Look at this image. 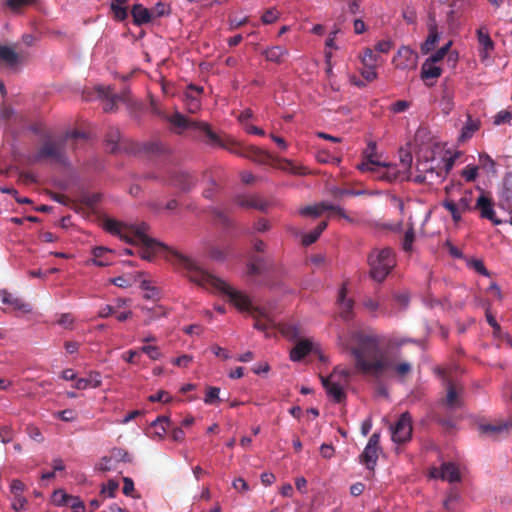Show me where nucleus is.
<instances>
[{"instance_id":"obj_40","label":"nucleus","mask_w":512,"mask_h":512,"mask_svg":"<svg viewBox=\"0 0 512 512\" xmlns=\"http://www.w3.org/2000/svg\"><path fill=\"white\" fill-rule=\"evenodd\" d=\"M438 39L439 34L437 28L435 26L430 27L428 37L421 46L422 53H429L435 47V44L437 43Z\"/></svg>"},{"instance_id":"obj_3","label":"nucleus","mask_w":512,"mask_h":512,"mask_svg":"<svg viewBox=\"0 0 512 512\" xmlns=\"http://www.w3.org/2000/svg\"><path fill=\"white\" fill-rule=\"evenodd\" d=\"M86 139V134L81 131L68 132L62 139L47 140L37 152L29 158L31 164L40 163L44 160H53L57 163L64 164L66 162V144L71 140Z\"/></svg>"},{"instance_id":"obj_57","label":"nucleus","mask_w":512,"mask_h":512,"mask_svg":"<svg viewBox=\"0 0 512 512\" xmlns=\"http://www.w3.org/2000/svg\"><path fill=\"white\" fill-rule=\"evenodd\" d=\"M108 250L105 248V247H95L93 250H92V254L94 256L93 258V263L97 266H106L107 263L100 260V258H102L104 256V254L107 252Z\"/></svg>"},{"instance_id":"obj_33","label":"nucleus","mask_w":512,"mask_h":512,"mask_svg":"<svg viewBox=\"0 0 512 512\" xmlns=\"http://www.w3.org/2000/svg\"><path fill=\"white\" fill-rule=\"evenodd\" d=\"M197 130L203 132L206 135V137L208 138L207 143L209 145L226 147V145L223 143L220 137L210 129L207 123L199 122Z\"/></svg>"},{"instance_id":"obj_21","label":"nucleus","mask_w":512,"mask_h":512,"mask_svg":"<svg viewBox=\"0 0 512 512\" xmlns=\"http://www.w3.org/2000/svg\"><path fill=\"white\" fill-rule=\"evenodd\" d=\"M132 21L135 26H143L150 23L153 19L150 9L144 7L140 3L133 4L130 9Z\"/></svg>"},{"instance_id":"obj_37","label":"nucleus","mask_w":512,"mask_h":512,"mask_svg":"<svg viewBox=\"0 0 512 512\" xmlns=\"http://www.w3.org/2000/svg\"><path fill=\"white\" fill-rule=\"evenodd\" d=\"M141 310L146 316V318L144 320V325H149L155 319H157L161 316H164L166 314L164 308L161 306H155L153 308L142 307Z\"/></svg>"},{"instance_id":"obj_13","label":"nucleus","mask_w":512,"mask_h":512,"mask_svg":"<svg viewBox=\"0 0 512 512\" xmlns=\"http://www.w3.org/2000/svg\"><path fill=\"white\" fill-rule=\"evenodd\" d=\"M0 302L4 305H8L13 311L21 313H29L32 311V307L29 303L24 302L21 298L6 290H0Z\"/></svg>"},{"instance_id":"obj_19","label":"nucleus","mask_w":512,"mask_h":512,"mask_svg":"<svg viewBox=\"0 0 512 512\" xmlns=\"http://www.w3.org/2000/svg\"><path fill=\"white\" fill-rule=\"evenodd\" d=\"M509 426L507 423H486L478 426L479 433L491 439H498L502 435L508 434Z\"/></svg>"},{"instance_id":"obj_15","label":"nucleus","mask_w":512,"mask_h":512,"mask_svg":"<svg viewBox=\"0 0 512 512\" xmlns=\"http://www.w3.org/2000/svg\"><path fill=\"white\" fill-rule=\"evenodd\" d=\"M235 203L242 208H253L265 212L268 209V203L263 201L255 194H241L234 199Z\"/></svg>"},{"instance_id":"obj_29","label":"nucleus","mask_w":512,"mask_h":512,"mask_svg":"<svg viewBox=\"0 0 512 512\" xmlns=\"http://www.w3.org/2000/svg\"><path fill=\"white\" fill-rule=\"evenodd\" d=\"M128 1L129 0H112L110 10L115 21L123 22L127 20L129 11L125 5Z\"/></svg>"},{"instance_id":"obj_4","label":"nucleus","mask_w":512,"mask_h":512,"mask_svg":"<svg viewBox=\"0 0 512 512\" xmlns=\"http://www.w3.org/2000/svg\"><path fill=\"white\" fill-rule=\"evenodd\" d=\"M370 276L377 282H382L396 264L395 254L389 247L374 249L368 256Z\"/></svg>"},{"instance_id":"obj_25","label":"nucleus","mask_w":512,"mask_h":512,"mask_svg":"<svg viewBox=\"0 0 512 512\" xmlns=\"http://www.w3.org/2000/svg\"><path fill=\"white\" fill-rule=\"evenodd\" d=\"M97 92L100 97L103 98V110L105 112H113L116 110L117 100L119 99L118 96L114 95L112 93L111 87H103L99 86L97 88Z\"/></svg>"},{"instance_id":"obj_51","label":"nucleus","mask_w":512,"mask_h":512,"mask_svg":"<svg viewBox=\"0 0 512 512\" xmlns=\"http://www.w3.org/2000/svg\"><path fill=\"white\" fill-rule=\"evenodd\" d=\"M140 351L146 354L151 360H158L162 357V353L157 346L145 345L140 348Z\"/></svg>"},{"instance_id":"obj_41","label":"nucleus","mask_w":512,"mask_h":512,"mask_svg":"<svg viewBox=\"0 0 512 512\" xmlns=\"http://www.w3.org/2000/svg\"><path fill=\"white\" fill-rule=\"evenodd\" d=\"M104 228L109 233L119 235L121 239L126 241L127 230L124 232V227L121 223L112 219H108L104 222Z\"/></svg>"},{"instance_id":"obj_50","label":"nucleus","mask_w":512,"mask_h":512,"mask_svg":"<svg viewBox=\"0 0 512 512\" xmlns=\"http://www.w3.org/2000/svg\"><path fill=\"white\" fill-rule=\"evenodd\" d=\"M219 393H220V389L218 387H208L206 390L204 402L208 405H213L216 402H219L220 401Z\"/></svg>"},{"instance_id":"obj_18","label":"nucleus","mask_w":512,"mask_h":512,"mask_svg":"<svg viewBox=\"0 0 512 512\" xmlns=\"http://www.w3.org/2000/svg\"><path fill=\"white\" fill-rule=\"evenodd\" d=\"M441 98L440 108L442 112L448 115L454 108V87L449 81H445L440 86Z\"/></svg>"},{"instance_id":"obj_10","label":"nucleus","mask_w":512,"mask_h":512,"mask_svg":"<svg viewBox=\"0 0 512 512\" xmlns=\"http://www.w3.org/2000/svg\"><path fill=\"white\" fill-rule=\"evenodd\" d=\"M125 229L127 230L126 242L131 244L152 243L153 238L148 236L149 226L145 222L132 224Z\"/></svg>"},{"instance_id":"obj_7","label":"nucleus","mask_w":512,"mask_h":512,"mask_svg":"<svg viewBox=\"0 0 512 512\" xmlns=\"http://www.w3.org/2000/svg\"><path fill=\"white\" fill-rule=\"evenodd\" d=\"M412 434V418L408 412L401 414L396 424L392 427V440L396 443H405L410 440Z\"/></svg>"},{"instance_id":"obj_59","label":"nucleus","mask_w":512,"mask_h":512,"mask_svg":"<svg viewBox=\"0 0 512 512\" xmlns=\"http://www.w3.org/2000/svg\"><path fill=\"white\" fill-rule=\"evenodd\" d=\"M26 432L29 435V437L34 441L38 443L44 441V437L38 427L30 424L26 427Z\"/></svg>"},{"instance_id":"obj_27","label":"nucleus","mask_w":512,"mask_h":512,"mask_svg":"<svg viewBox=\"0 0 512 512\" xmlns=\"http://www.w3.org/2000/svg\"><path fill=\"white\" fill-rule=\"evenodd\" d=\"M313 349V344L309 340H301L290 351V359L294 362L301 361Z\"/></svg>"},{"instance_id":"obj_2","label":"nucleus","mask_w":512,"mask_h":512,"mask_svg":"<svg viewBox=\"0 0 512 512\" xmlns=\"http://www.w3.org/2000/svg\"><path fill=\"white\" fill-rule=\"evenodd\" d=\"M171 262L180 271H182L190 281L206 289H212L226 295L231 303L239 310L250 311L255 317L254 327L265 331L273 327L274 321L260 309L252 307L249 298L243 293L235 290L224 280L212 275L194 259L179 252H173Z\"/></svg>"},{"instance_id":"obj_35","label":"nucleus","mask_w":512,"mask_h":512,"mask_svg":"<svg viewBox=\"0 0 512 512\" xmlns=\"http://www.w3.org/2000/svg\"><path fill=\"white\" fill-rule=\"evenodd\" d=\"M0 62L7 66H14L18 62V55L11 47L0 46Z\"/></svg>"},{"instance_id":"obj_55","label":"nucleus","mask_w":512,"mask_h":512,"mask_svg":"<svg viewBox=\"0 0 512 512\" xmlns=\"http://www.w3.org/2000/svg\"><path fill=\"white\" fill-rule=\"evenodd\" d=\"M279 18V12L274 8H269L263 13L261 20L264 24H272Z\"/></svg>"},{"instance_id":"obj_20","label":"nucleus","mask_w":512,"mask_h":512,"mask_svg":"<svg viewBox=\"0 0 512 512\" xmlns=\"http://www.w3.org/2000/svg\"><path fill=\"white\" fill-rule=\"evenodd\" d=\"M195 178L186 172H174L170 179L169 184L179 188L180 190L186 192L191 190L195 186Z\"/></svg>"},{"instance_id":"obj_44","label":"nucleus","mask_w":512,"mask_h":512,"mask_svg":"<svg viewBox=\"0 0 512 512\" xmlns=\"http://www.w3.org/2000/svg\"><path fill=\"white\" fill-rule=\"evenodd\" d=\"M152 19L167 16L171 12L170 5L166 2L159 1L150 9Z\"/></svg>"},{"instance_id":"obj_14","label":"nucleus","mask_w":512,"mask_h":512,"mask_svg":"<svg viewBox=\"0 0 512 512\" xmlns=\"http://www.w3.org/2000/svg\"><path fill=\"white\" fill-rule=\"evenodd\" d=\"M322 384L326 389L329 397H331L336 403H342L346 399V393L344 387L346 386L341 381L332 380L330 378H322Z\"/></svg>"},{"instance_id":"obj_63","label":"nucleus","mask_w":512,"mask_h":512,"mask_svg":"<svg viewBox=\"0 0 512 512\" xmlns=\"http://www.w3.org/2000/svg\"><path fill=\"white\" fill-rule=\"evenodd\" d=\"M410 107V103L405 100H398L395 103L392 104L391 110L394 113H401L406 111Z\"/></svg>"},{"instance_id":"obj_26","label":"nucleus","mask_w":512,"mask_h":512,"mask_svg":"<svg viewBox=\"0 0 512 512\" xmlns=\"http://www.w3.org/2000/svg\"><path fill=\"white\" fill-rule=\"evenodd\" d=\"M262 55L267 61L281 64L285 58L289 55V50L284 46H272L265 49Z\"/></svg>"},{"instance_id":"obj_23","label":"nucleus","mask_w":512,"mask_h":512,"mask_svg":"<svg viewBox=\"0 0 512 512\" xmlns=\"http://www.w3.org/2000/svg\"><path fill=\"white\" fill-rule=\"evenodd\" d=\"M347 295V286L343 284L339 290L337 301L340 305L341 312L340 315L344 320H350L352 318V309L354 306V301L350 298L346 297Z\"/></svg>"},{"instance_id":"obj_54","label":"nucleus","mask_w":512,"mask_h":512,"mask_svg":"<svg viewBox=\"0 0 512 512\" xmlns=\"http://www.w3.org/2000/svg\"><path fill=\"white\" fill-rule=\"evenodd\" d=\"M511 120H512V112H510L508 110H501L495 115L494 124L502 125V124L510 123Z\"/></svg>"},{"instance_id":"obj_60","label":"nucleus","mask_w":512,"mask_h":512,"mask_svg":"<svg viewBox=\"0 0 512 512\" xmlns=\"http://www.w3.org/2000/svg\"><path fill=\"white\" fill-rule=\"evenodd\" d=\"M24 490H25V484L22 481H20L18 479L12 480L11 485H10V491L14 495V497L22 496V493Z\"/></svg>"},{"instance_id":"obj_45","label":"nucleus","mask_w":512,"mask_h":512,"mask_svg":"<svg viewBox=\"0 0 512 512\" xmlns=\"http://www.w3.org/2000/svg\"><path fill=\"white\" fill-rule=\"evenodd\" d=\"M479 122L474 121L470 116H468V120L464 127L462 128L461 136L460 138L462 140L470 138L474 132H476L479 129Z\"/></svg>"},{"instance_id":"obj_9","label":"nucleus","mask_w":512,"mask_h":512,"mask_svg":"<svg viewBox=\"0 0 512 512\" xmlns=\"http://www.w3.org/2000/svg\"><path fill=\"white\" fill-rule=\"evenodd\" d=\"M324 211H330L334 215L350 220V218L346 215L345 211L341 207L332 205L327 202H321L317 205L303 207L299 210V213L302 216L318 217Z\"/></svg>"},{"instance_id":"obj_11","label":"nucleus","mask_w":512,"mask_h":512,"mask_svg":"<svg viewBox=\"0 0 512 512\" xmlns=\"http://www.w3.org/2000/svg\"><path fill=\"white\" fill-rule=\"evenodd\" d=\"M364 161L358 165L361 171H373L374 167L386 166L379 160L377 155V146L375 142H369L367 148L363 152Z\"/></svg>"},{"instance_id":"obj_64","label":"nucleus","mask_w":512,"mask_h":512,"mask_svg":"<svg viewBox=\"0 0 512 512\" xmlns=\"http://www.w3.org/2000/svg\"><path fill=\"white\" fill-rule=\"evenodd\" d=\"M67 506H70L73 512H84L85 506L78 497H72L71 501Z\"/></svg>"},{"instance_id":"obj_17","label":"nucleus","mask_w":512,"mask_h":512,"mask_svg":"<svg viewBox=\"0 0 512 512\" xmlns=\"http://www.w3.org/2000/svg\"><path fill=\"white\" fill-rule=\"evenodd\" d=\"M475 208L480 210L482 218L490 220L495 225L501 224V220L495 217V211L493 209L491 198L487 197L483 192L477 198Z\"/></svg>"},{"instance_id":"obj_31","label":"nucleus","mask_w":512,"mask_h":512,"mask_svg":"<svg viewBox=\"0 0 512 512\" xmlns=\"http://www.w3.org/2000/svg\"><path fill=\"white\" fill-rule=\"evenodd\" d=\"M139 245L141 246V258L148 261H151L154 258L158 250L165 248L162 243L156 241L155 239L152 240V243H140Z\"/></svg>"},{"instance_id":"obj_58","label":"nucleus","mask_w":512,"mask_h":512,"mask_svg":"<svg viewBox=\"0 0 512 512\" xmlns=\"http://www.w3.org/2000/svg\"><path fill=\"white\" fill-rule=\"evenodd\" d=\"M54 416L64 422H71L77 418V413L72 409H66L63 411H58L54 414Z\"/></svg>"},{"instance_id":"obj_1","label":"nucleus","mask_w":512,"mask_h":512,"mask_svg":"<svg viewBox=\"0 0 512 512\" xmlns=\"http://www.w3.org/2000/svg\"><path fill=\"white\" fill-rule=\"evenodd\" d=\"M355 345L350 348L354 359L355 371L376 378L392 371L400 379L406 378L412 372V364L401 359V351L383 350L381 339L373 333L356 332L353 335Z\"/></svg>"},{"instance_id":"obj_46","label":"nucleus","mask_w":512,"mask_h":512,"mask_svg":"<svg viewBox=\"0 0 512 512\" xmlns=\"http://www.w3.org/2000/svg\"><path fill=\"white\" fill-rule=\"evenodd\" d=\"M110 456L112 457L113 461L118 464L120 462H131L132 457L131 455L122 448H114L110 452Z\"/></svg>"},{"instance_id":"obj_32","label":"nucleus","mask_w":512,"mask_h":512,"mask_svg":"<svg viewBox=\"0 0 512 512\" xmlns=\"http://www.w3.org/2000/svg\"><path fill=\"white\" fill-rule=\"evenodd\" d=\"M202 90L203 89L201 87L193 85L189 86L188 92L186 93V106L189 112L196 113L200 109V101L192 94V92L200 94Z\"/></svg>"},{"instance_id":"obj_34","label":"nucleus","mask_w":512,"mask_h":512,"mask_svg":"<svg viewBox=\"0 0 512 512\" xmlns=\"http://www.w3.org/2000/svg\"><path fill=\"white\" fill-rule=\"evenodd\" d=\"M442 206L450 213L452 220L455 223L461 221L463 211L459 209L460 207L457 205L455 200L450 197H446L442 202Z\"/></svg>"},{"instance_id":"obj_5","label":"nucleus","mask_w":512,"mask_h":512,"mask_svg":"<svg viewBox=\"0 0 512 512\" xmlns=\"http://www.w3.org/2000/svg\"><path fill=\"white\" fill-rule=\"evenodd\" d=\"M154 112L169 122L172 126L171 131L176 134H182L187 129L197 130L199 126L200 121L192 120L178 111L174 112L172 115H166L154 108Z\"/></svg>"},{"instance_id":"obj_36","label":"nucleus","mask_w":512,"mask_h":512,"mask_svg":"<svg viewBox=\"0 0 512 512\" xmlns=\"http://www.w3.org/2000/svg\"><path fill=\"white\" fill-rule=\"evenodd\" d=\"M327 222L326 221H321L315 228L313 231H311L310 233L308 234H305L302 238V243L303 245L305 246H309L311 244H313L314 242H316L318 240V238L320 237V235L322 234V232L327 228Z\"/></svg>"},{"instance_id":"obj_43","label":"nucleus","mask_w":512,"mask_h":512,"mask_svg":"<svg viewBox=\"0 0 512 512\" xmlns=\"http://www.w3.org/2000/svg\"><path fill=\"white\" fill-rule=\"evenodd\" d=\"M441 75V69L437 66H434L431 63H429L428 61H426L423 65H422V69H421V77L422 79L426 80V79H430V78H437Z\"/></svg>"},{"instance_id":"obj_53","label":"nucleus","mask_w":512,"mask_h":512,"mask_svg":"<svg viewBox=\"0 0 512 512\" xmlns=\"http://www.w3.org/2000/svg\"><path fill=\"white\" fill-rule=\"evenodd\" d=\"M35 0H4L3 3L13 11L31 5Z\"/></svg>"},{"instance_id":"obj_38","label":"nucleus","mask_w":512,"mask_h":512,"mask_svg":"<svg viewBox=\"0 0 512 512\" xmlns=\"http://www.w3.org/2000/svg\"><path fill=\"white\" fill-rule=\"evenodd\" d=\"M120 140V131L117 128H111L106 134L107 149L111 153H115L118 149V143Z\"/></svg>"},{"instance_id":"obj_42","label":"nucleus","mask_w":512,"mask_h":512,"mask_svg":"<svg viewBox=\"0 0 512 512\" xmlns=\"http://www.w3.org/2000/svg\"><path fill=\"white\" fill-rule=\"evenodd\" d=\"M473 200V191L470 189H466L463 190L460 199L456 201V203L460 207L459 209H461L463 213H465L472 209Z\"/></svg>"},{"instance_id":"obj_56","label":"nucleus","mask_w":512,"mask_h":512,"mask_svg":"<svg viewBox=\"0 0 512 512\" xmlns=\"http://www.w3.org/2000/svg\"><path fill=\"white\" fill-rule=\"evenodd\" d=\"M375 68L376 65H363L361 75L366 81L371 82L377 78V72Z\"/></svg>"},{"instance_id":"obj_52","label":"nucleus","mask_w":512,"mask_h":512,"mask_svg":"<svg viewBox=\"0 0 512 512\" xmlns=\"http://www.w3.org/2000/svg\"><path fill=\"white\" fill-rule=\"evenodd\" d=\"M363 65H376L378 62V56L370 48H365L361 58Z\"/></svg>"},{"instance_id":"obj_16","label":"nucleus","mask_w":512,"mask_h":512,"mask_svg":"<svg viewBox=\"0 0 512 512\" xmlns=\"http://www.w3.org/2000/svg\"><path fill=\"white\" fill-rule=\"evenodd\" d=\"M462 393L463 389L461 387L458 388L452 382H448L447 394L443 400V404L449 410L460 409L463 406Z\"/></svg>"},{"instance_id":"obj_49","label":"nucleus","mask_w":512,"mask_h":512,"mask_svg":"<svg viewBox=\"0 0 512 512\" xmlns=\"http://www.w3.org/2000/svg\"><path fill=\"white\" fill-rule=\"evenodd\" d=\"M116 465L117 464L113 461V459L110 455L104 456L98 462L97 469L102 472L113 471L116 469Z\"/></svg>"},{"instance_id":"obj_28","label":"nucleus","mask_w":512,"mask_h":512,"mask_svg":"<svg viewBox=\"0 0 512 512\" xmlns=\"http://www.w3.org/2000/svg\"><path fill=\"white\" fill-rule=\"evenodd\" d=\"M379 449L366 445L359 456V461L369 470H374L378 460Z\"/></svg>"},{"instance_id":"obj_12","label":"nucleus","mask_w":512,"mask_h":512,"mask_svg":"<svg viewBox=\"0 0 512 512\" xmlns=\"http://www.w3.org/2000/svg\"><path fill=\"white\" fill-rule=\"evenodd\" d=\"M476 35L479 43V57L481 61H485L490 57V53L494 50L495 44L486 27L482 26L477 29Z\"/></svg>"},{"instance_id":"obj_8","label":"nucleus","mask_w":512,"mask_h":512,"mask_svg":"<svg viewBox=\"0 0 512 512\" xmlns=\"http://www.w3.org/2000/svg\"><path fill=\"white\" fill-rule=\"evenodd\" d=\"M418 54L408 46H402L393 57V63L396 68L402 70H412L417 67Z\"/></svg>"},{"instance_id":"obj_61","label":"nucleus","mask_w":512,"mask_h":512,"mask_svg":"<svg viewBox=\"0 0 512 512\" xmlns=\"http://www.w3.org/2000/svg\"><path fill=\"white\" fill-rule=\"evenodd\" d=\"M148 399L151 402L167 403L171 400V397L169 396L168 392L160 390L156 394L150 395Z\"/></svg>"},{"instance_id":"obj_48","label":"nucleus","mask_w":512,"mask_h":512,"mask_svg":"<svg viewBox=\"0 0 512 512\" xmlns=\"http://www.w3.org/2000/svg\"><path fill=\"white\" fill-rule=\"evenodd\" d=\"M415 240V231L413 226L411 225L407 231L405 232L403 241H402V247L403 250L406 252H410L412 250V245Z\"/></svg>"},{"instance_id":"obj_39","label":"nucleus","mask_w":512,"mask_h":512,"mask_svg":"<svg viewBox=\"0 0 512 512\" xmlns=\"http://www.w3.org/2000/svg\"><path fill=\"white\" fill-rule=\"evenodd\" d=\"M351 375L352 372L350 369L342 366H337L334 368L333 372L330 374L328 378L332 380L341 381L343 384L348 385Z\"/></svg>"},{"instance_id":"obj_6","label":"nucleus","mask_w":512,"mask_h":512,"mask_svg":"<svg viewBox=\"0 0 512 512\" xmlns=\"http://www.w3.org/2000/svg\"><path fill=\"white\" fill-rule=\"evenodd\" d=\"M429 474L431 478L441 479L449 483L460 482L462 479L458 466L453 462H443L439 468L432 467Z\"/></svg>"},{"instance_id":"obj_30","label":"nucleus","mask_w":512,"mask_h":512,"mask_svg":"<svg viewBox=\"0 0 512 512\" xmlns=\"http://www.w3.org/2000/svg\"><path fill=\"white\" fill-rule=\"evenodd\" d=\"M101 376L98 372L90 373L88 378H78L74 384V388L84 390L88 387L97 388L101 385Z\"/></svg>"},{"instance_id":"obj_47","label":"nucleus","mask_w":512,"mask_h":512,"mask_svg":"<svg viewBox=\"0 0 512 512\" xmlns=\"http://www.w3.org/2000/svg\"><path fill=\"white\" fill-rule=\"evenodd\" d=\"M72 497L73 496L67 494L64 490L59 489L53 493L52 500L54 504L64 506L69 504Z\"/></svg>"},{"instance_id":"obj_24","label":"nucleus","mask_w":512,"mask_h":512,"mask_svg":"<svg viewBox=\"0 0 512 512\" xmlns=\"http://www.w3.org/2000/svg\"><path fill=\"white\" fill-rule=\"evenodd\" d=\"M247 269L249 275L257 276L268 271L270 264L263 256L252 254L249 258Z\"/></svg>"},{"instance_id":"obj_22","label":"nucleus","mask_w":512,"mask_h":512,"mask_svg":"<svg viewBox=\"0 0 512 512\" xmlns=\"http://www.w3.org/2000/svg\"><path fill=\"white\" fill-rule=\"evenodd\" d=\"M241 157L249 159L258 164H267L271 159V156L268 152L256 146L246 147L242 151Z\"/></svg>"},{"instance_id":"obj_62","label":"nucleus","mask_w":512,"mask_h":512,"mask_svg":"<svg viewBox=\"0 0 512 512\" xmlns=\"http://www.w3.org/2000/svg\"><path fill=\"white\" fill-rule=\"evenodd\" d=\"M13 439L12 429L8 426L0 427V442L6 444Z\"/></svg>"}]
</instances>
